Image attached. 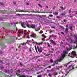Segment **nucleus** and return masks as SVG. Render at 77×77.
Listing matches in <instances>:
<instances>
[{"label":"nucleus","instance_id":"obj_1","mask_svg":"<svg viewBox=\"0 0 77 77\" xmlns=\"http://www.w3.org/2000/svg\"><path fill=\"white\" fill-rule=\"evenodd\" d=\"M69 49L67 48V50L64 51H63V54H61V56H60V58L58 59V60L59 62H61L62 60H63L64 57H65V54H67L68 53V51L72 49V46H70L69 44Z\"/></svg>","mask_w":77,"mask_h":77},{"label":"nucleus","instance_id":"obj_2","mask_svg":"<svg viewBox=\"0 0 77 77\" xmlns=\"http://www.w3.org/2000/svg\"><path fill=\"white\" fill-rule=\"evenodd\" d=\"M30 34V36H31V38L32 37V38H38V36H36V35L35 34H32V33L30 32V31H29L28 32H27L26 33H24L23 35V38H29V35Z\"/></svg>","mask_w":77,"mask_h":77},{"label":"nucleus","instance_id":"obj_3","mask_svg":"<svg viewBox=\"0 0 77 77\" xmlns=\"http://www.w3.org/2000/svg\"><path fill=\"white\" fill-rule=\"evenodd\" d=\"M25 24H26V26L29 28H31H31H32V29H35V30L36 31H38V30H40V28H38L37 26H35L34 24L30 25L27 22H26L25 23Z\"/></svg>","mask_w":77,"mask_h":77},{"label":"nucleus","instance_id":"obj_4","mask_svg":"<svg viewBox=\"0 0 77 77\" xmlns=\"http://www.w3.org/2000/svg\"><path fill=\"white\" fill-rule=\"evenodd\" d=\"M69 56L72 58H74V57H75L77 58V55L76 54L75 51H73L71 53H69Z\"/></svg>","mask_w":77,"mask_h":77},{"label":"nucleus","instance_id":"obj_5","mask_svg":"<svg viewBox=\"0 0 77 77\" xmlns=\"http://www.w3.org/2000/svg\"><path fill=\"white\" fill-rule=\"evenodd\" d=\"M22 47L23 48H24V49H27V46L26 45V44L25 43H23L21 44L19 46V48H20V47Z\"/></svg>","mask_w":77,"mask_h":77},{"label":"nucleus","instance_id":"obj_6","mask_svg":"<svg viewBox=\"0 0 77 77\" xmlns=\"http://www.w3.org/2000/svg\"><path fill=\"white\" fill-rule=\"evenodd\" d=\"M37 49L39 53H41V52H42V50H43V49L42 48V47H40L39 49V47L38 46H37Z\"/></svg>","mask_w":77,"mask_h":77},{"label":"nucleus","instance_id":"obj_7","mask_svg":"<svg viewBox=\"0 0 77 77\" xmlns=\"http://www.w3.org/2000/svg\"><path fill=\"white\" fill-rule=\"evenodd\" d=\"M5 72L7 74H10V73H12L13 71L11 69V71H10V70H5Z\"/></svg>","mask_w":77,"mask_h":77},{"label":"nucleus","instance_id":"obj_8","mask_svg":"<svg viewBox=\"0 0 77 77\" xmlns=\"http://www.w3.org/2000/svg\"><path fill=\"white\" fill-rule=\"evenodd\" d=\"M68 69H70V70H72L74 69V66H69V67H68Z\"/></svg>","mask_w":77,"mask_h":77},{"label":"nucleus","instance_id":"obj_9","mask_svg":"<svg viewBox=\"0 0 77 77\" xmlns=\"http://www.w3.org/2000/svg\"><path fill=\"white\" fill-rule=\"evenodd\" d=\"M42 37H43V38H42V41H45V38H47L46 36L44 34H42Z\"/></svg>","mask_w":77,"mask_h":77},{"label":"nucleus","instance_id":"obj_10","mask_svg":"<svg viewBox=\"0 0 77 77\" xmlns=\"http://www.w3.org/2000/svg\"><path fill=\"white\" fill-rule=\"evenodd\" d=\"M52 44H53L54 45H56V42L53 40H51L50 41Z\"/></svg>","mask_w":77,"mask_h":77},{"label":"nucleus","instance_id":"obj_11","mask_svg":"<svg viewBox=\"0 0 77 77\" xmlns=\"http://www.w3.org/2000/svg\"><path fill=\"white\" fill-rule=\"evenodd\" d=\"M31 42H32V41L28 40L27 42H26V43L27 44L30 45V44H31Z\"/></svg>","mask_w":77,"mask_h":77},{"label":"nucleus","instance_id":"obj_12","mask_svg":"<svg viewBox=\"0 0 77 77\" xmlns=\"http://www.w3.org/2000/svg\"><path fill=\"white\" fill-rule=\"evenodd\" d=\"M56 35H54L53 34L52 35L50 36V37L49 38H56Z\"/></svg>","mask_w":77,"mask_h":77},{"label":"nucleus","instance_id":"obj_13","mask_svg":"<svg viewBox=\"0 0 77 77\" xmlns=\"http://www.w3.org/2000/svg\"><path fill=\"white\" fill-rule=\"evenodd\" d=\"M72 62V61H70V62H69L68 63H67L66 64H65L64 65V66H66H66H67V65H68V64H69V63Z\"/></svg>","mask_w":77,"mask_h":77},{"label":"nucleus","instance_id":"obj_14","mask_svg":"<svg viewBox=\"0 0 77 77\" xmlns=\"http://www.w3.org/2000/svg\"><path fill=\"white\" fill-rule=\"evenodd\" d=\"M17 12H24V10H18V11H17Z\"/></svg>","mask_w":77,"mask_h":77},{"label":"nucleus","instance_id":"obj_15","mask_svg":"<svg viewBox=\"0 0 77 77\" xmlns=\"http://www.w3.org/2000/svg\"><path fill=\"white\" fill-rule=\"evenodd\" d=\"M21 26L23 27L24 28H25V25L24 24V23H21Z\"/></svg>","mask_w":77,"mask_h":77},{"label":"nucleus","instance_id":"obj_16","mask_svg":"<svg viewBox=\"0 0 77 77\" xmlns=\"http://www.w3.org/2000/svg\"><path fill=\"white\" fill-rule=\"evenodd\" d=\"M0 11H1V13H3V14H5L6 12V11H3L2 10H0Z\"/></svg>","mask_w":77,"mask_h":77},{"label":"nucleus","instance_id":"obj_17","mask_svg":"<svg viewBox=\"0 0 77 77\" xmlns=\"http://www.w3.org/2000/svg\"><path fill=\"white\" fill-rule=\"evenodd\" d=\"M18 32L19 33H23V31H22V30H19L18 31Z\"/></svg>","mask_w":77,"mask_h":77},{"label":"nucleus","instance_id":"obj_18","mask_svg":"<svg viewBox=\"0 0 77 77\" xmlns=\"http://www.w3.org/2000/svg\"><path fill=\"white\" fill-rule=\"evenodd\" d=\"M65 31L66 33H68L69 32H68V28H66V29Z\"/></svg>","mask_w":77,"mask_h":77},{"label":"nucleus","instance_id":"obj_19","mask_svg":"<svg viewBox=\"0 0 77 77\" xmlns=\"http://www.w3.org/2000/svg\"><path fill=\"white\" fill-rule=\"evenodd\" d=\"M58 13H58V12H55L54 13H53V14L55 15H58Z\"/></svg>","mask_w":77,"mask_h":77},{"label":"nucleus","instance_id":"obj_20","mask_svg":"<svg viewBox=\"0 0 77 77\" xmlns=\"http://www.w3.org/2000/svg\"><path fill=\"white\" fill-rule=\"evenodd\" d=\"M69 29L71 30V31H73V29H72V26H69Z\"/></svg>","mask_w":77,"mask_h":77},{"label":"nucleus","instance_id":"obj_21","mask_svg":"<svg viewBox=\"0 0 77 77\" xmlns=\"http://www.w3.org/2000/svg\"><path fill=\"white\" fill-rule=\"evenodd\" d=\"M65 14H66V12H65L64 13H62L61 14V15L64 16V15H65Z\"/></svg>","mask_w":77,"mask_h":77},{"label":"nucleus","instance_id":"obj_22","mask_svg":"<svg viewBox=\"0 0 77 77\" xmlns=\"http://www.w3.org/2000/svg\"><path fill=\"white\" fill-rule=\"evenodd\" d=\"M50 61L51 62V63H53V59L51 58L50 59Z\"/></svg>","mask_w":77,"mask_h":77},{"label":"nucleus","instance_id":"obj_23","mask_svg":"<svg viewBox=\"0 0 77 77\" xmlns=\"http://www.w3.org/2000/svg\"><path fill=\"white\" fill-rule=\"evenodd\" d=\"M11 26H12V25H13V24H15V25H16V23H15L14 22H13V23H11Z\"/></svg>","mask_w":77,"mask_h":77},{"label":"nucleus","instance_id":"obj_24","mask_svg":"<svg viewBox=\"0 0 77 77\" xmlns=\"http://www.w3.org/2000/svg\"><path fill=\"white\" fill-rule=\"evenodd\" d=\"M54 71V68H52L51 70V71Z\"/></svg>","mask_w":77,"mask_h":77},{"label":"nucleus","instance_id":"obj_25","mask_svg":"<svg viewBox=\"0 0 77 77\" xmlns=\"http://www.w3.org/2000/svg\"><path fill=\"white\" fill-rule=\"evenodd\" d=\"M4 5V4H3L2 3H0V6H1V5H2V6H3Z\"/></svg>","mask_w":77,"mask_h":77},{"label":"nucleus","instance_id":"obj_26","mask_svg":"<svg viewBox=\"0 0 77 77\" xmlns=\"http://www.w3.org/2000/svg\"><path fill=\"white\" fill-rule=\"evenodd\" d=\"M43 43V42H42L41 43H39L38 45H41V44H42Z\"/></svg>","mask_w":77,"mask_h":77},{"label":"nucleus","instance_id":"obj_27","mask_svg":"<svg viewBox=\"0 0 77 77\" xmlns=\"http://www.w3.org/2000/svg\"><path fill=\"white\" fill-rule=\"evenodd\" d=\"M35 48L36 51L37 52L38 51V50H37V48H36V47L35 46Z\"/></svg>","mask_w":77,"mask_h":77},{"label":"nucleus","instance_id":"obj_28","mask_svg":"<svg viewBox=\"0 0 77 77\" xmlns=\"http://www.w3.org/2000/svg\"><path fill=\"white\" fill-rule=\"evenodd\" d=\"M35 48L36 51L37 52L38 51V50H37V48H36V47L35 46Z\"/></svg>","mask_w":77,"mask_h":77},{"label":"nucleus","instance_id":"obj_29","mask_svg":"<svg viewBox=\"0 0 77 77\" xmlns=\"http://www.w3.org/2000/svg\"><path fill=\"white\" fill-rule=\"evenodd\" d=\"M38 6H39L40 7H41V8H42V6H41V4H38Z\"/></svg>","mask_w":77,"mask_h":77},{"label":"nucleus","instance_id":"obj_30","mask_svg":"<svg viewBox=\"0 0 77 77\" xmlns=\"http://www.w3.org/2000/svg\"><path fill=\"white\" fill-rule=\"evenodd\" d=\"M49 17H53V15L52 14H51L49 15Z\"/></svg>","mask_w":77,"mask_h":77},{"label":"nucleus","instance_id":"obj_31","mask_svg":"<svg viewBox=\"0 0 77 77\" xmlns=\"http://www.w3.org/2000/svg\"><path fill=\"white\" fill-rule=\"evenodd\" d=\"M70 35L71 37H72V33H70Z\"/></svg>","mask_w":77,"mask_h":77},{"label":"nucleus","instance_id":"obj_32","mask_svg":"<svg viewBox=\"0 0 77 77\" xmlns=\"http://www.w3.org/2000/svg\"><path fill=\"white\" fill-rule=\"evenodd\" d=\"M29 51H30L31 52H32V49H31V48H29Z\"/></svg>","mask_w":77,"mask_h":77},{"label":"nucleus","instance_id":"obj_33","mask_svg":"<svg viewBox=\"0 0 77 77\" xmlns=\"http://www.w3.org/2000/svg\"><path fill=\"white\" fill-rule=\"evenodd\" d=\"M66 72H67V74H68V73H69V72H68V69H67Z\"/></svg>","mask_w":77,"mask_h":77},{"label":"nucleus","instance_id":"obj_34","mask_svg":"<svg viewBox=\"0 0 77 77\" xmlns=\"http://www.w3.org/2000/svg\"><path fill=\"white\" fill-rule=\"evenodd\" d=\"M16 74L19 77H20V75L19 74H18V73H17Z\"/></svg>","mask_w":77,"mask_h":77},{"label":"nucleus","instance_id":"obj_35","mask_svg":"<svg viewBox=\"0 0 77 77\" xmlns=\"http://www.w3.org/2000/svg\"><path fill=\"white\" fill-rule=\"evenodd\" d=\"M61 34H62V35H65V34L64 33H63V32H61Z\"/></svg>","mask_w":77,"mask_h":77},{"label":"nucleus","instance_id":"obj_36","mask_svg":"<svg viewBox=\"0 0 77 77\" xmlns=\"http://www.w3.org/2000/svg\"><path fill=\"white\" fill-rule=\"evenodd\" d=\"M48 75L50 77H51V74L50 73Z\"/></svg>","mask_w":77,"mask_h":77},{"label":"nucleus","instance_id":"obj_37","mask_svg":"<svg viewBox=\"0 0 77 77\" xmlns=\"http://www.w3.org/2000/svg\"><path fill=\"white\" fill-rule=\"evenodd\" d=\"M66 21H67L66 20V19H64L63 20L64 22H66Z\"/></svg>","mask_w":77,"mask_h":77},{"label":"nucleus","instance_id":"obj_38","mask_svg":"<svg viewBox=\"0 0 77 77\" xmlns=\"http://www.w3.org/2000/svg\"><path fill=\"white\" fill-rule=\"evenodd\" d=\"M49 55H50V54H46L45 56H49Z\"/></svg>","mask_w":77,"mask_h":77},{"label":"nucleus","instance_id":"obj_39","mask_svg":"<svg viewBox=\"0 0 77 77\" xmlns=\"http://www.w3.org/2000/svg\"><path fill=\"white\" fill-rule=\"evenodd\" d=\"M62 66H60L59 67V68H62Z\"/></svg>","mask_w":77,"mask_h":77},{"label":"nucleus","instance_id":"obj_40","mask_svg":"<svg viewBox=\"0 0 77 77\" xmlns=\"http://www.w3.org/2000/svg\"><path fill=\"white\" fill-rule=\"evenodd\" d=\"M69 17H70V18H72V17H73V16H69Z\"/></svg>","mask_w":77,"mask_h":77},{"label":"nucleus","instance_id":"obj_41","mask_svg":"<svg viewBox=\"0 0 77 77\" xmlns=\"http://www.w3.org/2000/svg\"><path fill=\"white\" fill-rule=\"evenodd\" d=\"M7 77H11V76L9 75H7Z\"/></svg>","mask_w":77,"mask_h":77},{"label":"nucleus","instance_id":"obj_42","mask_svg":"<svg viewBox=\"0 0 77 77\" xmlns=\"http://www.w3.org/2000/svg\"><path fill=\"white\" fill-rule=\"evenodd\" d=\"M32 40L33 41L32 42V44H34V41H33V39H32Z\"/></svg>","mask_w":77,"mask_h":77},{"label":"nucleus","instance_id":"obj_43","mask_svg":"<svg viewBox=\"0 0 77 77\" xmlns=\"http://www.w3.org/2000/svg\"><path fill=\"white\" fill-rule=\"evenodd\" d=\"M60 28H62V29H63V26H60Z\"/></svg>","mask_w":77,"mask_h":77},{"label":"nucleus","instance_id":"obj_44","mask_svg":"<svg viewBox=\"0 0 77 77\" xmlns=\"http://www.w3.org/2000/svg\"><path fill=\"white\" fill-rule=\"evenodd\" d=\"M61 44H64V43H63V42H61Z\"/></svg>","mask_w":77,"mask_h":77},{"label":"nucleus","instance_id":"obj_45","mask_svg":"<svg viewBox=\"0 0 77 77\" xmlns=\"http://www.w3.org/2000/svg\"><path fill=\"white\" fill-rule=\"evenodd\" d=\"M48 47H50V44H48Z\"/></svg>","mask_w":77,"mask_h":77},{"label":"nucleus","instance_id":"obj_46","mask_svg":"<svg viewBox=\"0 0 77 77\" xmlns=\"http://www.w3.org/2000/svg\"><path fill=\"white\" fill-rule=\"evenodd\" d=\"M71 10H69V14L70 13H71Z\"/></svg>","mask_w":77,"mask_h":77},{"label":"nucleus","instance_id":"obj_47","mask_svg":"<svg viewBox=\"0 0 77 77\" xmlns=\"http://www.w3.org/2000/svg\"><path fill=\"white\" fill-rule=\"evenodd\" d=\"M18 72H20V69L18 70Z\"/></svg>","mask_w":77,"mask_h":77},{"label":"nucleus","instance_id":"obj_48","mask_svg":"<svg viewBox=\"0 0 77 77\" xmlns=\"http://www.w3.org/2000/svg\"><path fill=\"white\" fill-rule=\"evenodd\" d=\"M38 77H41V75H38Z\"/></svg>","mask_w":77,"mask_h":77},{"label":"nucleus","instance_id":"obj_49","mask_svg":"<svg viewBox=\"0 0 77 77\" xmlns=\"http://www.w3.org/2000/svg\"><path fill=\"white\" fill-rule=\"evenodd\" d=\"M20 65L21 66H23V64H22V63H20Z\"/></svg>","mask_w":77,"mask_h":77},{"label":"nucleus","instance_id":"obj_50","mask_svg":"<svg viewBox=\"0 0 77 77\" xmlns=\"http://www.w3.org/2000/svg\"><path fill=\"white\" fill-rule=\"evenodd\" d=\"M66 28H68V25H66Z\"/></svg>","mask_w":77,"mask_h":77},{"label":"nucleus","instance_id":"obj_51","mask_svg":"<svg viewBox=\"0 0 77 77\" xmlns=\"http://www.w3.org/2000/svg\"><path fill=\"white\" fill-rule=\"evenodd\" d=\"M26 69H25L24 71H23V72H25V71H26Z\"/></svg>","mask_w":77,"mask_h":77},{"label":"nucleus","instance_id":"obj_52","mask_svg":"<svg viewBox=\"0 0 77 77\" xmlns=\"http://www.w3.org/2000/svg\"><path fill=\"white\" fill-rule=\"evenodd\" d=\"M22 77H26V76H25L24 75H23L22 76Z\"/></svg>","mask_w":77,"mask_h":77},{"label":"nucleus","instance_id":"obj_53","mask_svg":"<svg viewBox=\"0 0 77 77\" xmlns=\"http://www.w3.org/2000/svg\"><path fill=\"white\" fill-rule=\"evenodd\" d=\"M60 8L61 9H63V7H61Z\"/></svg>","mask_w":77,"mask_h":77},{"label":"nucleus","instance_id":"obj_54","mask_svg":"<svg viewBox=\"0 0 77 77\" xmlns=\"http://www.w3.org/2000/svg\"><path fill=\"white\" fill-rule=\"evenodd\" d=\"M51 50H52L53 51H54V49L52 48L51 49Z\"/></svg>","mask_w":77,"mask_h":77},{"label":"nucleus","instance_id":"obj_55","mask_svg":"<svg viewBox=\"0 0 77 77\" xmlns=\"http://www.w3.org/2000/svg\"><path fill=\"white\" fill-rule=\"evenodd\" d=\"M51 66H48L49 68H51Z\"/></svg>","mask_w":77,"mask_h":77},{"label":"nucleus","instance_id":"obj_56","mask_svg":"<svg viewBox=\"0 0 77 77\" xmlns=\"http://www.w3.org/2000/svg\"><path fill=\"white\" fill-rule=\"evenodd\" d=\"M34 59L35 60H36V57L35 56L34 57Z\"/></svg>","mask_w":77,"mask_h":77},{"label":"nucleus","instance_id":"obj_57","mask_svg":"<svg viewBox=\"0 0 77 77\" xmlns=\"http://www.w3.org/2000/svg\"><path fill=\"white\" fill-rule=\"evenodd\" d=\"M68 45V43H66V44H64V45Z\"/></svg>","mask_w":77,"mask_h":77},{"label":"nucleus","instance_id":"obj_58","mask_svg":"<svg viewBox=\"0 0 77 77\" xmlns=\"http://www.w3.org/2000/svg\"><path fill=\"white\" fill-rule=\"evenodd\" d=\"M57 18H60V17H59V16H57Z\"/></svg>","mask_w":77,"mask_h":77},{"label":"nucleus","instance_id":"obj_59","mask_svg":"<svg viewBox=\"0 0 77 77\" xmlns=\"http://www.w3.org/2000/svg\"><path fill=\"white\" fill-rule=\"evenodd\" d=\"M26 5H29V3H26Z\"/></svg>","mask_w":77,"mask_h":77},{"label":"nucleus","instance_id":"obj_60","mask_svg":"<svg viewBox=\"0 0 77 77\" xmlns=\"http://www.w3.org/2000/svg\"><path fill=\"white\" fill-rule=\"evenodd\" d=\"M14 5H16V2H14Z\"/></svg>","mask_w":77,"mask_h":77},{"label":"nucleus","instance_id":"obj_61","mask_svg":"<svg viewBox=\"0 0 77 77\" xmlns=\"http://www.w3.org/2000/svg\"><path fill=\"white\" fill-rule=\"evenodd\" d=\"M55 75H57V72H56L55 73Z\"/></svg>","mask_w":77,"mask_h":77},{"label":"nucleus","instance_id":"obj_62","mask_svg":"<svg viewBox=\"0 0 77 77\" xmlns=\"http://www.w3.org/2000/svg\"><path fill=\"white\" fill-rule=\"evenodd\" d=\"M34 43L35 44H37V43L36 42H35Z\"/></svg>","mask_w":77,"mask_h":77},{"label":"nucleus","instance_id":"obj_63","mask_svg":"<svg viewBox=\"0 0 77 77\" xmlns=\"http://www.w3.org/2000/svg\"><path fill=\"white\" fill-rule=\"evenodd\" d=\"M2 69H3L4 68V66L2 67Z\"/></svg>","mask_w":77,"mask_h":77},{"label":"nucleus","instance_id":"obj_64","mask_svg":"<svg viewBox=\"0 0 77 77\" xmlns=\"http://www.w3.org/2000/svg\"><path fill=\"white\" fill-rule=\"evenodd\" d=\"M76 0H74V2H76Z\"/></svg>","mask_w":77,"mask_h":77}]
</instances>
